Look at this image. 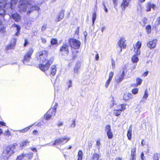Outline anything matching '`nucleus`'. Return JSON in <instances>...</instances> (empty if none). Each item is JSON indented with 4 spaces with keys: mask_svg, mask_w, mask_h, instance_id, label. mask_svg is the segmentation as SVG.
<instances>
[{
    "mask_svg": "<svg viewBox=\"0 0 160 160\" xmlns=\"http://www.w3.org/2000/svg\"><path fill=\"white\" fill-rule=\"evenodd\" d=\"M112 80H110V79H108L106 81V83H105V87L106 88H107L110 82H111V81Z\"/></svg>",
    "mask_w": 160,
    "mask_h": 160,
    "instance_id": "nucleus-45",
    "label": "nucleus"
},
{
    "mask_svg": "<svg viewBox=\"0 0 160 160\" xmlns=\"http://www.w3.org/2000/svg\"><path fill=\"white\" fill-rule=\"evenodd\" d=\"M153 160H158V155L157 153H155L153 157Z\"/></svg>",
    "mask_w": 160,
    "mask_h": 160,
    "instance_id": "nucleus-44",
    "label": "nucleus"
},
{
    "mask_svg": "<svg viewBox=\"0 0 160 160\" xmlns=\"http://www.w3.org/2000/svg\"><path fill=\"white\" fill-rule=\"evenodd\" d=\"M29 142L28 141H25L22 142L20 146L22 148H24L25 146H28L29 144Z\"/></svg>",
    "mask_w": 160,
    "mask_h": 160,
    "instance_id": "nucleus-24",
    "label": "nucleus"
},
{
    "mask_svg": "<svg viewBox=\"0 0 160 160\" xmlns=\"http://www.w3.org/2000/svg\"><path fill=\"white\" fill-rule=\"evenodd\" d=\"M97 17L96 14L95 12L92 14V25H93Z\"/></svg>",
    "mask_w": 160,
    "mask_h": 160,
    "instance_id": "nucleus-34",
    "label": "nucleus"
},
{
    "mask_svg": "<svg viewBox=\"0 0 160 160\" xmlns=\"http://www.w3.org/2000/svg\"><path fill=\"white\" fill-rule=\"evenodd\" d=\"M83 155V154L82 151L81 150H79L78 152V160H82Z\"/></svg>",
    "mask_w": 160,
    "mask_h": 160,
    "instance_id": "nucleus-25",
    "label": "nucleus"
},
{
    "mask_svg": "<svg viewBox=\"0 0 160 160\" xmlns=\"http://www.w3.org/2000/svg\"><path fill=\"white\" fill-rule=\"evenodd\" d=\"M147 21V20L145 19H144L142 20V22L144 25H145V24L146 23Z\"/></svg>",
    "mask_w": 160,
    "mask_h": 160,
    "instance_id": "nucleus-63",
    "label": "nucleus"
},
{
    "mask_svg": "<svg viewBox=\"0 0 160 160\" xmlns=\"http://www.w3.org/2000/svg\"><path fill=\"white\" fill-rule=\"evenodd\" d=\"M52 117L50 113H48V111L45 115L46 119L47 120L49 119Z\"/></svg>",
    "mask_w": 160,
    "mask_h": 160,
    "instance_id": "nucleus-39",
    "label": "nucleus"
},
{
    "mask_svg": "<svg viewBox=\"0 0 160 160\" xmlns=\"http://www.w3.org/2000/svg\"><path fill=\"white\" fill-rule=\"evenodd\" d=\"M100 145H101V143L100 142V141L99 140L97 141L96 142V145L98 147H99Z\"/></svg>",
    "mask_w": 160,
    "mask_h": 160,
    "instance_id": "nucleus-55",
    "label": "nucleus"
},
{
    "mask_svg": "<svg viewBox=\"0 0 160 160\" xmlns=\"http://www.w3.org/2000/svg\"><path fill=\"white\" fill-rule=\"evenodd\" d=\"M113 73L112 72H111L109 75L108 79L112 80L113 76Z\"/></svg>",
    "mask_w": 160,
    "mask_h": 160,
    "instance_id": "nucleus-49",
    "label": "nucleus"
},
{
    "mask_svg": "<svg viewBox=\"0 0 160 160\" xmlns=\"http://www.w3.org/2000/svg\"><path fill=\"white\" fill-rule=\"evenodd\" d=\"M56 66L54 65L52 66L51 67L50 73L52 76H54L56 74Z\"/></svg>",
    "mask_w": 160,
    "mask_h": 160,
    "instance_id": "nucleus-19",
    "label": "nucleus"
},
{
    "mask_svg": "<svg viewBox=\"0 0 160 160\" xmlns=\"http://www.w3.org/2000/svg\"><path fill=\"white\" fill-rule=\"evenodd\" d=\"M0 32L3 33H4L6 32L5 28L3 26H1L0 27Z\"/></svg>",
    "mask_w": 160,
    "mask_h": 160,
    "instance_id": "nucleus-41",
    "label": "nucleus"
},
{
    "mask_svg": "<svg viewBox=\"0 0 160 160\" xmlns=\"http://www.w3.org/2000/svg\"><path fill=\"white\" fill-rule=\"evenodd\" d=\"M113 2L114 7L115 8H116V7L118 5L117 0H113Z\"/></svg>",
    "mask_w": 160,
    "mask_h": 160,
    "instance_id": "nucleus-51",
    "label": "nucleus"
},
{
    "mask_svg": "<svg viewBox=\"0 0 160 160\" xmlns=\"http://www.w3.org/2000/svg\"><path fill=\"white\" fill-rule=\"evenodd\" d=\"M141 112L140 108H136L135 109V112L139 114Z\"/></svg>",
    "mask_w": 160,
    "mask_h": 160,
    "instance_id": "nucleus-50",
    "label": "nucleus"
},
{
    "mask_svg": "<svg viewBox=\"0 0 160 160\" xmlns=\"http://www.w3.org/2000/svg\"><path fill=\"white\" fill-rule=\"evenodd\" d=\"M151 27L150 25H148L146 27L147 30V32L148 33H149L151 32Z\"/></svg>",
    "mask_w": 160,
    "mask_h": 160,
    "instance_id": "nucleus-40",
    "label": "nucleus"
},
{
    "mask_svg": "<svg viewBox=\"0 0 160 160\" xmlns=\"http://www.w3.org/2000/svg\"><path fill=\"white\" fill-rule=\"evenodd\" d=\"M58 107V105L57 104L55 105L53 107V108L52 109H53V111L56 112V109Z\"/></svg>",
    "mask_w": 160,
    "mask_h": 160,
    "instance_id": "nucleus-54",
    "label": "nucleus"
},
{
    "mask_svg": "<svg viewBox=\"0 0 160 160\" xmlns=\"http://www.w3.org/2000/svg\"><path fill=\"white\" fill-rule=\"evenodd\" d=\"M133 95L132 94L129 93H126L123 95V100L125 101L128 100L132 98Z\"/></svg>",
    "mask_w": 160,
    "mask_h": 160,
    "instance_id": "nucleus-15",
    "label": "nucleus"
},
{
    "mask_svg": "<svg viewBox=\"0 0 160 160\" xmlns=\"http://www.w3.org/2000/svg\"><path fill=\"white\" fill-rule=\"evenodd\" d=\"M56 112L53 111V109H50L48 111V113H50L51 116H54L55 115Z\"/></svg>",
    "mask_w": 160,
    "mask_h": 160,
    "instance_id": "nucleus-37",
    "label": "nucleus"
},
{
    "mask_svg": "<svg viewBox=\"0 0 160 160\" xmlns=\"http://www.w3.org/2000/svg\"><path fill=\"white\" fill-rule=\"evenodd\" d=\"M132 60L133 62H137L138 61V59L136 55H134L132 58Z\"/></svg>",
    "mask_w": 160,
    "mask_h": 160,
    "instance_id": "nucleus-28",
    "label": "nucleus"
},
{
    "mask_svg": "<svg viewBox=\"0 0 160 160\" xmlns=\"http://www.w3.org/2000/svg\"><path fill=\"white\" fill-rule=\"evenodd\" d=\"M124 70L125 69H123L122 72H120L115 77V80L118 83L121 82L124 78L125 75Z\"/></svg>",
    "mask_w": 160,
    "mask_h": 160,
    "instance_id": "nucleus-8",
    "label": "nucleus"
},
{
    "mask_svg": "<svg viewBox=\"0 0 160 160\" xmlns=\"http://www.w3.org/2000/svg\"><path fill=\"white\" fill-rule=\"evenodd\" d=\"M148 94L147 91V90H146L144 96H143V98L141 100V102H145L147 99V98H148Z\"/></svg>",
    "mask_w": 160,
    "mask_h": 160,
    "instance_id": "nucleus-22",
    "label": "nucleus"
},
{
    "mask_svg": "<svg viewBox=\"0 0 160 160\" xmlns=\"http://www.w3.org/2000/svg\"><path fill=\"white\" fill-rule=\"evenodd\" d=\"M126 104H122L118 106L116 109L118 110H121V111H124L126 109Z\"/></svg>",
    "mask_w": 160,
    "mask_h": 160,
    "instance_id": "nucleus-18",
    "label": "nucleus"
},
{
    "mask_svg": "<svg viewBox=\"0 0 160 160\" xmlns=\"http://www.w3.org/2000/svg\"><path fill=\"white\" fill-rule=\"evenodd\" d=\"M141 43L140 41H138L134 46V51L136 54L138 55H139L140 53V48L141 46Z\"/></svg>",
    "mask_w": 160,
    "mask_h": 160,
    "instance_id": "nucleus-10",
    "label": "nucleus"
},
{
    "mask_svg": "<svg viewBox=\"0 0 160 160\" xmlns=\"http://www.w3.org/2000/svg\"><path fill=\"white\" fill-rule=\"evenodd\" d=\"M16 160H24L23 154H22L18 156Z\"/></svg>",
    "mask_w": 160,
    "mask_h": 160,
    "instance_id": "nucleus-38",
    "label": "nucleus"
},
{
    "mask_svg": "<svg viewBox=\"0 0 160 160\" xmlns=\"http://www.w3.org/2000/svg\"><path fill=\"white\" fill-rule=\"evenodd\" d=\"M41 40H42V42H43V43H45L46 42V39L44 38H41Z\"/></svg>",
    "mask_w": 160,
    "mask_h": 160,
    "instance_id": "nucleus-59",
    "label": "nucleus"
},
{
    "mask_svg": "<svg viewBox=\"0 0 160 160\" xmlns=\"http://www.w3.org/2000/svg\"><path fill=\"white\" fill-rule=\"evenodd\" d=\"M33 153L32 152H29L27 154H23L24 156V160H28L31 159Z\"/></svg>",
    "mask_w": 160,
    "mask_h": 160,
    "instance_id": "nucleus-17",
    "label": "nucleus"
},
{
    "mask_svg": "<svg viewBox=\"0 0 160 160\" xmlns=\"http://www.w3.org/2000/svg\"><path fill=\"white\" fill-rule=\"evenodd\" d=\"M99 158V155L97 154H93L91 158V160H98Z\"/></svg>",
    "mask_w": 160,
    "mask_h": 160,
    "instance_id": "nucleus-26",
    "label": "nucleus"
},
{
    "mask_svg": "<svg viewBox=\"0 0 160 160\" xmlns=\"http://www.w3.org/2000/svg\"><path fill=\"white\" fill-rule=\"evenodd\" d=\"M148 94L147 91V90H146L144 96H143V98L141 100V102H145L147 99V98H148Z\"/></svg>",
    "mask_w": 160,
    "mask_h": 160,
    "instance_id": "nucleus-21",
    "label": "nucleus"
},
{
    "mask_svg": "<svg viewBox=\"0 0 160 160\" xmlns=\"http://www.w3.org/2000/svg\"><path fill=\"white\" fill-rule=\"evenodd\" d=\"M148 71L146 72L143 74L142 75L144 77L148 75Z\"/></svg>",
    "mask_w": 160,
    "mask_h": 160,
    "instance_id": "nucleus-61",
    "label": "nucleus"
},
{
    "mask_svg": "<svg viewBox=\"0 0 160 160\" xmlns=\"http://www.w3.org/2000/svg\"><path fill=\"white\" fill-rule=\"evenodd\" d=\"M18 0H10V6L11 8H12L13 5L17 3Z\"/></svg>",
    "mask_w": 160,
    "mask_h": 160,
    "instance_id": "nucleus-35",
    "label": "nucleus"
},
{
    "mask_svg": "<svg viewBox=\"0 0 160 160\" xmlns=\"http://www.w3.org/2000/svg\"><path fill=\"white\" fill-rule=\"evenodd\" d=\"M137 84L138 85H140L142 82V80L139 78H138L136 79Z\"/></svg>",
    "mask_w": 160,
    "mask_h": 160,
    "instance_id": "nucleus-42",
    "label": "nucleus"
},
{
    "mask_svg": "<svg viewBox=\"0 0 160 160\" xmlns=\"http://www.w3.org/2000/svg\"><path fill=\"white\" fill-rule=\"evenodd\" d=\"M131 0H123L121 4V7L123 11H124L125 8L128 6Z\"/></svg>",
    "mask_w": 160,
    "mask_h": 160,
    "instance_id": "nucleus-13",
    "label": "nucleus"
},
{
    "mask_svg": "<svg viewBox=\"0 0 160 160\" xmlns=\"http://www.w3.org/2000/svg\"><path fill=\"white\" fill-rule=\"evenodd\" d=\"M5 134L6 135H10V132L8 130L7 132H6Z\"/></svg>",
    "mask_w": 160,
    "mask_h": 160,
    "instance_id": "nucleus-64",
    "label": "nucleus"
},
{
    "mask_svg": "<svg viewBox=\"0 0 160 160\" xmlns=\"http://www.w3.org/2000/svg\"><path fill=\"white\" fill-rule=\"evenodd\" d=\"M156 8V5L150 2H148L147 3L146 6V11L147 12H149L151 10V8H152L153 10H155Z\"/></svg>",
    "mask_w": 160,
    "mask_h": 160,
    "instance_id": "nucleus-11",
    "label": "nucleus"
},
{
    "mask_svg": "<svg viewBox=\"0 0 160 160\" xmlns=\"http://www.w3.org/2000/svg\"><path fill=\"white\" fill-rule=\"evenodd\" d=\"M99 59V56L98 54H97L95 57V59L97 61H98Z\"/></svg>",
    "mask_w": 160,
    "mask_h": 160,
    "instance_id": "nucleus-58",
    "label": "nucleus"
},
{
    "mask_svg": "<svg viewBox=\"0 0 160 160\" xmlns=\"http://www.w3.org/2000/svg\"><path fill=\"white\" fill-rule=\"evenodd\" d=\"M125 41L124 38H122L118 42V44L120 48V52H122V48L124 49L126 48V45L125 44Z\"/></svg>",
    "mask_w": 160,
    "mask_h": 160,
    "instance_id": "nucleus-9",
    "label": "nucleus"
},
{
    "mask_svg": "<svg viewBox=\"0 0 160 160\" xmlns=\"http://www.w3.org/2000/svg\"><path fill=\"white\" fill-rule=\"evenodd\" d=\"M70 138L68 137H64L62 138H59L55 141L52 145H54L57 144H63L67 143L70 140Z\"/></svg>",
    "mask_w": 160,
    "mask_h": 160,
    "instance_id": "nucleus-5",
    "label": "nucleus"
},
{
    "mask_svg": "<svg viewBox=\"0 0 160 160\" xmlns=\"http://www.w3.org/2000/svg\"><path fill=\"white\" fill-rule=\"evenodd\" d=\"M19 11L20 12H25L29 14L31 12L34 10L39 11L40 8L37 6H32L31 5L25 1H21L18 7Z\"/></svg>",
    "mask_w": 160,
    "mask_h": 160,
    "instance_id": "nucleus-2",
    "label": "nucleus"
},
{
    "mask_svg": "<svg viewBox=\"0 0 160 160\" xmlns=\"http://www.w3.org/2000/svg\"><path fill=\"white\" fill-rule=\"evenodd\" d=\"M75 120H72V123L71 125V127L72 128H74L75 127Z\"/></svg>",
    "mask_w": 160,
    "mask_h": 160,
    "instance_id": "nucleus-47",
    "label": "nucleus"
},
{
    "mask_svg": "<svg viewBox=\"0 0 160 160\" xmlns=\"http://www.w3.org/2000/svg\"><path fill=\"white\" fill-rule=\"evenodd\" d=\"M69 43L71 47L75 49H78L81 44V42L75 39H70Z\"/></svg>",
    "mask_w": 160,
    "mask_h": 160,
    "instance_id": "nucleus-4",
    "label": "nucleus"
},
{
    "mask_svg": "<svg viewBox=\"0 0 160 160\" xmlns=\"http://www.w3.org/2000/svg\"><path fill=\"white\" fill-rule=\"evenodd\" d=\"M145 142H144V140L142 139L141 142V145L143 146L145 145Z\"/></svg>",
    "mask_w": 160,
    "mask_h": 160,
    "instance_id": "nucleus-60",
    "label": "nucleus"
},
{
    "mask_svg": "<svg viewBox=\"0 0 160 160\" xmlns=\"http://www.w3.org/2000/svg\"><path fill=\"white\" fill-rule=\"evenodd\" d=\"M105 131L107 133L112 131L111 126L109 125H107L105 127Z\"/></svg>",
    "mask_w": 160,
    "mask_h": 160,
    "instance_id": "nucleus-31",
    "label": "nucleus"
},
{
    "mask_svg": "<svg viewBox=\"0 0 160 160\" xmlns=\"http://www.w3.org/2000/svg\"><path fill=\"white\" fill-rule=\"evenodd\" d=\"M121 112V110L115 109L114 110L113 114L115 116H118L120 115Z\"/></svg>",
    "mask_w": 160,
    "mask_h": 160,
    "instance_id": "nucleus-29",
    "label": "nucleus"
},
{
    "mask_svg": "<svg viewBox=\"0 0 160 160\" xmlns=\"http://www.w3.org/2000/svg\"><path fill=\"white\" fill-rule=\"evenodd\" d=\"M157 43V40L156 39L149 41L147 44L148 47L151 49L155 48Z\"/></svg>",
    "mask_w": 160,
    "mask_h": 160,
    "instance_id": "nucleus-12",
    "label": "nucleus"
},
{
    "mask_svg": "<svg viewBox=\"0 0 160 160\" xmlns=\"http://www.w3.org/2000/svg\"><path fill=\"white\" fill-rule=\"evenodd\" d=\"M107 136L109 139H112L113 138V134L112 131L107 133Z\"/></svg>",
    "mask_w": 160,
    "mask_h": 160,
    "instance_id": "nucleus-33",
    "label": "nucleus"
},
{
    "mask_svg": "<svg viewBox=\"0 0 160 160\" xmlns=\"http://www.w3.org/2000/svg\"><path fill=\"white\" fill-rule=\"evenodd\" d=\"M15 44V42H14L12 44H11L10 45L7 46L6 48V49L7 50H8L9 49H13L14 48Z\"/></svg>",
    "mask_w": 160,
    "mask_h": 160,
    "instance_id": "nucleus-23",
    "label": "nucleus"
},
{
    "mask_svg": "<svg viewBox=\"0 0 160 160\" xmlns=\"http://www.w3.org/2000/svg\"><path fill=\"white\" fill-rule=\"evenodd\" d=\"M11 17L15 22H19L21 19L20 16L17 13L12 14Z\"/></svg>",
    "mask_w": 160,
    "mask_h": 160,
    "instance_id": "nucleus-14",
    "label": "nucleus"
},
{
    "mask_svg": "<svg viewBox=\"0 0 160 160\" xmlns=\"http://www.w3.org/2000/svg\"><path fill=\"white\" fill-rule=\"evenodd\" d=\"M132 133V128L131 127H130L128 130L127 134V136L128 137V139L129 140H131V139Z\"/></svg>",
    "mask_w": 160,
    "mask_h": 160,
    "instance_id": "nucleus-20",
    "label": "nucleus"
},
{
    "mask_svg": "<svg viewBox=\"0 0 160 160\" xmlns=\"http://www.w3.org/2000/svg\"><path fill=\"white\" fill-rule=\"evenodd\" d=\"M33 50L30 49L24 56L23 59L22 60L23 62L25 64L27 65V63L29 62L31 59V56Z\"/></svg>",
    "mask_w": 160,
    "mask_h": 160,
    "instance_id": "nucleus-6",
    "label": "nucleus"
},
{
    "mask_svg": "<svg viewBox=\"0 0 160 160\" xmlns=\"http://www.w3.org/2000/svg\"><path fill=\"white\" fill-rule=\"evenodd\" d=\"M64 16V12L63 10H62L59 12L58 16L55 20L57 22L60 21L63 18Z\"/></svg>",
    "mask_w": 160,
    "mask_h": 160,
    "instance_id": "nucleus-16",
    "label": "nucleus"
},
{
    "mask_svg": "<svg viewBox=\"0 0 160 160\" xmlns=\"http://www.w3.org/2000/svg\"><path fill=\"white\" fill-rule=\"evenodd\" d=\"M18 147L16 144L8 146L4 150L1 158L2 160H8L14 152L15 149Z\"/></svg>",
    "mask_w": 160,
    "mask_h": 160,
    "instance_id": "nucleus-3",
    "label": "nucleus"
},
{
    "mask_svg": "<svg viewBox=\"0 0 160 160\" xmlns=\"http://www.w3.org/2000/svg\"><path fill=\"white\" fill-rule=\"evenodd\" d=\"M58 127L62 126L63 125V123L62 122H59L57 124Z\"/></svg>",
    "mask_w": 160,
    "mask_h": 160,
    "instance_id": "nucleus-57",
    "label": "nucleus"
},
{
    "mask_svg": "<svg viewBox=\"0 0 160 160\" xmlns=\"http://www.w3.org/2000/svg\"><path fill=\"white\" fill-rule=\"evenodd\" d=\"M28 43V41L27 39H25V43H24V46L26 47Z\"/></svg>",
    "mask_w": 160,
    "mask_h": 160,
    "instance_id": "nucleus-56",
    "label": "nucleus"
},
{
    "mask_svg": "<svg viewBox=\"0 0 160 160\" xmlns=\"http://www.w3.org/2000/svg\"><path fill=\"white\" fill-rule=\"evenodd\" d=\"M160 24V17H158L156 22H155V24L158 26Z\"/></svg>",
    "mask_w": 160,
    "mask_h": 160,
    "instance_id": "nucleus-43",
    "label": "nucleus"
},
{
    "mask_svg": "<svg viewBox=\"0 0 160 160\" xmlns=\"http://www.w3.org/2000/svg\"><path fill=\"white\" fill-rule=\"evenodd\" d=\"M58 44L57 40L55 39H52L51 41V44L52 45H56Z\"/></svg>",
    "mask_w": 160,
    "mask_h": 160,
    "instance_id": "nucleus-36",
    "label": "nucleus"
},
{
    "mask_svg": "<svg viewBox=\"0 0 160 160\" xmlns=\"http://www.w3.org/2000/svg\"><path fill=\"white\" fill-rule=\"evenodd\" d=\"M80 67V64L79 63L77 64L74 68V71L75 73H77L78 72V69Z\"/></svg>",
    "mask_w": 160,
    "mask_h": 160,
    "instance_id": "nucleus-32",
    "label": "nucleus"
},
{
    "mask_svg": "<svg viewBox=\"0 0 160 160\" xmlns=\"http://www.w3.org/2000/svg\"><path fill=\"white\" fill-rule=\"evenodd\" d=\"M47 28V25H43L41 28L42 31H43L45 30Z\"/></svg>",
    "mask_w": 160,
    "mask_h": 160,
    "instance_id": "nucleus-52",
    "label": "nucleus"
},
{
    "mask_svg": "<svg viewBox=\"0 0 160 160\" xmlns=\"http://www.w3.org/2000/svg\"><path fill=\"white\" fill-rule=\"evenodd\" d=\"M48 52L46 51H42L38 53L39 58L38 59L41 63L39 66L40 69L42 71H47L52 63L51 60H47Z\"/></svg>",
    "mask_w": 160,
    "mask_h": 160,
    "instance_id": "nucleus-1",
    "label": "nucleus"
},
{
    "mask_svg": "<svg viewBox=\"0 0 160 160\" xmlns=\"http://www.w3.org/2000/svg\"><path fill=\"white\" fill-rule=\"evenodd\" d=\"M93 142L92 141H90L89 142V143H88L89 146L91 147L92 146V145L93 144Z\"/></svg>",
    "mask_w": 160,
    "mask_h": 160,
    "instance_id": "nucleus-62",
    "label": "nucleus"
},
{
    "mask_svg": "<svg viewBox=\"0 0 160 160\" xmlns=\"http://www.w3.org/2000/svg\"><path fill=\"white\" fill-rule=\"evenodd\" d=\"M69 46L66 44H63L60 48L59 52L62 55H67L69 52Z\"/></svg>",
    "mask_w": 160,
    "mask_h": 160,
    "instance_id": "nucleus-7",
    "label": "nucleus"
},
{
    "mask_svg": "<svg viewBox=\"0 0 160 160\" xmlns=\"http://www.w3.org/2000/svg\"><path fill=\"white\" fill-rule=\"evenodd\" d=\"M68 88H70L72 86V82L71 80H70L68 82Z\"/></svg>",
    "mask_w": 160,
    "mask_h": 160,
    "instance_id": "nucleus-53",
    "label": "nucleus"
},
{
    "mask_svg": "<svg viewBox=\"0 0 160 160\" xmlns=\"http://www.w3.org/2000/svg\"><path fill=\"white\" fill-rule=\"evenodd\" d=\"M135 149L132 150V151L131 156L132 157V158L131 160H136V155L135 153Z\"/></svg>",
    "mask_w": 160,
    "mask_h": 160,
    "instance_id": "nucleus-30",
    "label": "nucleus"
},
{
    "mask_svg": "<svg viewBox=\"0 0 160 160\" xmlns=\"http://www.w3.org/2000/svg\"><path fill=\"white\" fill-rule=\"evenodd\" d=\"M14 25L15 27L16 28H17L16 30L17 31V32L16 33V36H18L19 35V32L20 31V30L21 29V27L19 26L18 25H17L16 24H14Z\"/></svg>",
    "mask_w": 160,
    "mask_h": 160,
    "instance_id": "nucleus-27",
    "label": "nucleus"
},
{
    "mask_svg": "<svg viewBox=\"0 0 160 160\" xmlns=\"http://www.w3.org/2000/svg\"><path fill=\"white\" fill-rule=\"evenodd\" d=\"M31 127V126H29L28 127H27L26 128H24V129L22 130L21 132H27V131H28L30 128V127Z\"/></svg>",
    "mask_w": 160,
    "mask_h": 160,
    "instance_id": "nucleus-46",
    "label": "nucleus"
},
{
    "mask_svg": "<svg viewBox=\"0 0 160 160\" xmlns=\"http://www.w3.org/2000/svg\"><path fill=\"white\" fill-rule=\"evenodd\" d=\"M138 89L137 88H135L132 90V92L134 94H136L138 92Z\"/></svg>",
    "mask_w": 160,
    "mask_h": 160,
    "instance_id": "nucleus-48",
    "label": "nucleus"
}]
</instances>
